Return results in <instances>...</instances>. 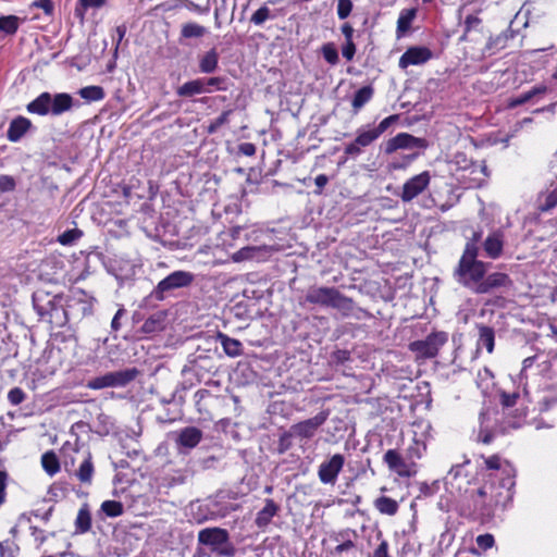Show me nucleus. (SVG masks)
<instances>
[{"mask_svg":"<svg viewBox=\"0 0 557 557\" xmlns=\"http://www.w3.org/2000/svg\"><path fill=\"white\" fill-rule=\"evenodd\" d=\"M375 508L383 515L394 516L398 511V503L387 496H381L374 502Z\"/></svg>","mask_w":557,"mask_h":557,"instance_id":"7c9ffc66","label":"nucleus"},{"mask_svg":"<svg viewBox=\"0 0 557 557\" xmlns=\"http://www.w3.org/2000/svg\"><path fill=\"white\" fill-rule=\"evenodd\" d=\"M428 147L424 138L414 137L408 133H399L395 137L387 140L385 146L386 153H393L398 149H413Z\"/></svg>","mask_w":557,"mask_h":557,"instance_id":"4468645a","label":"nucleus"},{"mask_svg":"<svg viewBox=\"0 0 557 557\" xmlns=\"http://www.w3.org/2000/svg\"><path fill=\"white\" fill-rule=\"evenodd\" d=\"M534 359H535L534 357H528V358H525L523 360L522 369H521V372H520V375H519L521 382L524 380V372H525V370L533 364Z\"/></svg>","mask_w":557,"mask_h":557,"instance_id":"338daca9","label":"nucleus"},{"mask_svg":"<svg viewBox=\"0 0 557 557\" xmlns=\"http://www.w3.org/2000/svg\"><path fill=\"white\" fill-rule=\"evenodd\" d=\"M194 281V274L187 271H174L161 280L153 290L157 299L162 300L164 293L171 289L182 288L190 285Z\"/></svg>","mask_w":557,"mask_h":557,"instance_id":"6e6552de","label":"nucleus"},{"mask_svg":"<svg viewBox=\"0 0 557 557\" xmlns=\"http://www.w3.org/2000/svg\"><path fill=\"white\" fill-rule=\"evenodd\" d=\"M280 506L273 499H265L264 507L258 511L255 523L259 529H264L277 515Z\"/></svg>","mask_w":557,"mask_h":557,"instance_id":"6ab92c4d","label":"nucleus"},{"mask_svg":"<svg viewBox=\"0 0 557 557\" xmlns=\"http://www.w3.org/2000/svg\"><path fill=\"white\" fill-rule=\"evenodd\" d=\"M479 341L478 345L483 346L491 354L494 350L495 333L494 330L486 325H479Z\"/></svg>","mask_w":557,"mask_h":557,"instance_id":"bb28decb","label":"nucleus"},{"mask_svg":"<svg viewBox=\"0 0 557 557\" xmlns=\"http://www.w3.org/2000/svg\"><path fill=\"white\" fill-rule=\"evenodd\" d=\"M52 96L49 92H42L36 99L27 104L29 113L46 115L51 113Z\"/></svg>","mask_w":557,"mask_h":557,"instance_id":"412c9836","label":"nucleus"},{"mask_svg":"<svg viewBox=\"0 0 557 557\" xmlns=\"http://www.w3.org/2000/svg\"><path fill=\"white\" fill-rule=\"evenodd\" d=\"M94 475V465L91 461V455L88 454L84 461L81 463L76 476L83 483H90Z\"/></svg>","mask_w":557,"mask_h":557,"instance_id":"473e14b6","label":"nucleus"},{"mask_svg":"<svg viewBox=\"0 0 557 557\" xmlns=\"http://www.w3.org/2000/svg\"><path fill=\"white\" fill-rule=\"evenodd\" d=\"M329 418V411H321L313 418L300 421L290 428L294 436L299 438H311L318 429L325 423Z\"/></svg>","mask_w":557,"mask_h":557,"instance_id":"ddd939ff","label":"nucleus"},{"mask_svg":"<svg viewBox=\"0 0 557 557\" xmlns=\"http://www.w3.org/2000/svg\"><path fill=\"white\" fill-rule=\"evenodd\" d=\"M101 511L110 518L120 517L123 511V504L116 500H104L101 504Z\"/></svg>","mask_w":557,"mask_h":557,"instance_id":"e433bc0d","label":"nucleus"},{"mask_svg":"<svg viewBox=\"0 0 557 557\" xmlns=\"http://www.w3.org/2000/svg\"><path fill=\"white\" fill-rule=\"evenodd\" d=\"M397 120L398 115L394 114L382 120L377 126L367 125L359 128L356 139L345 147V153L350 156L360 154L361 148L374 143Z\"/></svg>","mask_w":557,"mask_h":557,"instance_id":"7ed1b4c3","label":"nucleus"},{"mask_svg":"<svg viewBox=\"0 0 557 557\" xmlns=\"http://www.w3.org/2000/svg\"><path fill=\"white\" fill-rule=\"evenodd\" d=\"M504 243L505 235L500 230L490 233L483 242L485 255L491 259H498L503 253Z\"/></svg>","mask_w":557,"mask_h":557,"instance_id":"dca6fc26","label":"nucleus"},{"mask_svg":"<svg viewBox=\"0 0 557 557\" xmlns=\"http://www.w3.org/2000/svg\"><path fill=\"white\" fill-rule=\"evenodd\" d=\"M91 528V516L87 505H84L78 510L75 519L76 533H86Z\"/></svg>","mask_w":557,"mask_h":557,"instance_id":"cd10ccee","label":"nucleus"},{"mask_svg":"<svg viewBox=\"0 0 557 557\" xmlns=\"http://www.w3.org/2000/svg\"><path fill=\"white\" fill-rule=\"evenodd\" d=\"M123 314H124V309H119L116 311V313L114 314L112 322H111L112 330H114V331L120 330V327H121L120 319H121V317H123Z\"/></svg>","mask_w":557,"mask_h":557,"instance_id":"e2e57ef3","label":"nucleus"},{"mask_svg":"<svg viewBox=\"0 0 557 557\" xmlns=\"http://www.w3.org/2000/svg\"><path fill=\"white\" fill-rule=\"evenodd\" d=\"M15 185V180L12 176L0 175V193L12 191Z\"/></svg>","mask_w":557,"mask_h":557,"instance_id":"09e8293b","label":"nucleus"},{"mask_svg":"<svg viewBox=\"0 0 557 557\" xmlns=\"http://www.w3.org/2000/svg\"><path fill=\"white\" fill-rule=\"evenodd\" d=\"M518 398L517 393L508 394V393H502V404L506 407H511L516 404Z\"/></svg>","mask_w":557,"mask_h":557,"instance_id":"5fc2aeb1","label":"nucleus"},{"mask_svg":"<svg viewBox=\"0 0 557 557\" xmlns=\"http://www.w3.org/2000/svg\"><path fill=\"white\" fill-rule=\"evenodd\" d=\"M414 16H416L414 10H404L400 12L398 21H397L398 36L404 35L410 28Z\"/></svg>","mask_w":557,"mask_h":557,"instance_id":"72a5a7b5","label":"nucleus"},{"mask_svg":"<svg viewBox=\"0 0 557 557\" xmlns=\"http://www.w3.org/2000/svg\"><path fill=\"white\" fill-rule=\"evenodd\" d=\"M159 320L156 319V318H149L145 321L144 325H143V329L146 331V332H152L154 331L156 329V323L158 322Z\"/></svg>","mask_w":557,"mask_h":557,"instance_id":"774afa93","label":"nucleus"},{"mask_svg":"<svg viewBox=\"0 0 557 557\" xmlns=\"http://www.w3.org/2000/svg\"><path fill=\"white\" fill-rule=\"evenodd\" d=\"M478 495L485 498L486 504L490 506H496L510 497V492L503 488L502 485L498 488H494L493 484H485L478 490Z\"/></svg>","mask_w":557,"mask_h":557,"instance_id":"f3484780","label":"nucleus"},{"mask_svg":"<svg viewBox=\"0 0 557 557\" xmlns=\"http://www.w3.org/2000/svg\"><path fill=\"white\" fill-rule=\"evenodd\" d=\"M7 484H8V473L4 471H0V507L5 503Z\"/></svg>","mask_w":557,"mask_h":557,"instance_id":"603ef678","label":"nucleus"},{"mask_svg":"<svg viewBox=\"0 0 557 557\" xmlns=\"http://www.w3.org/2000/svg\"><path fill=\"white\" fill-rule=\"evenodd\" d=\"M216 339L221 343L224 352L228 357L235 358L243 354V346L238 339L232 338L222 332L216 334Z\"/></svg>","mask_w":557,"mask_h":557,"instance_id":"4be33fe9","label":"nucleus"},{"mask_svg":"<svg viewBox=\"0 0 557 557\" xmlns=\"http://www.w3.org/2000/svg\"><path fill=\"white\" fill-rule=\"evenodd\" d=\"M528 101H530V95H528L527 92H523L520 96L511 99L509 102V107L515 108V107L521 106L523 103H527Z\"/></svg>","mask_w":557,"mask_h":557,"instance_id":"4d7b16f0","label":"nucleus"},{"mask_svg":"<svg viewBox=\"0 0 557 557\" xmlns=\"http://www.w3.org/2000/svg\"><path fill=\"white\" fill-rule=\"evenodd\" d=\"M203 92H212L211 88H205L201 78L193 79L184 83L176 90L180 97H193Z\"/></svg>","mask_w":557,"mask_h":557,"instance_id":"5701e85b","label":"nucleus"},{"mask_svg":"<svg viewBox=\"0 0 557 557\" xmlns=\"http://www.w3.org/2000/svg\"><path fill=\"white\" fill-rule=\"evenodd\" d=\"M431 174L429 171H423L409 180H407L399 194L403 202H410L419 195H421L430 185Z\"/></svg>","mask_w":557,"mask_h":557,"instance_id":"9d476101","label":"nucleus"},{"mask_svg":"<svg viewBox=\"0 0 557 557\" xmlns=\"http://www.w3.org/2000/svg\"><path fill=\"white\" fill-rule=\"evenodd\" d=\"M202 84L205 88H211L212 91L214 89L216 90H224L225 88L221 85L224 83V79L221 77H210V78H201Z\"/></svg>","mask_w":557,"mask_h":557,"instance_id":"8fccbe9b","label":"nucleus"},{"mask_svg":"<svg viewBox=\"0 0 557 557\" xmlns=\"http://www.w3.org/2000/svg\"><path fill=\"white\" fill-rule=\"evenodd\" d=\"M78 94L87 101H100L104 98L103 88L100 86L83 87L79 89Z\"/></svg>","mask_w":557,"mask_h":557,"instance_id":"f704fd0d","label":"nucleus"},{"mask_svg":"<svg viewBox=\"0 0 557 557\" xmlns=\"http://www.w3.org/2000/svg\"><path fill=\"white\" fill-rule=\"evenodd\" d=\"M352 10L351 0H338L337 3V15L341 20H345L349 16Z\"/></svg>","mask_w":557,"mask_h":557,"instance_id":"49530a36","label":"nucleus"},{"mask_svg":"<svg viewBox=\"0 0 557 557\" xmlns=\"http://www.w3.org/2000/svg\"><path fill=\"white\" fill-rule=\"evenodd\" d=\"M373 557H389L388 544L386 541H382L373 553Z\"/></svg>","mask_w":557,"mask_h":557,"instance_id":"6e6d98bb","label":"nucleus"},{"mask_svg":"<svg viewBox=\"0 0 557 557\" xmlns=\"http://www.w3.org/2000/svg\"><path fill=\"white\" fill-rule=\"evenodd\" d=\"M528 95H530V100L533 99L536 96L544 95L547 92V87L545 85H537L534 86L532 89L525 91Z\"/></svg>","mask_w":557,"mask_h":557,"instance_id":"bf43d9fd","label":"nucleus"},{"mask_svg":"<svg viewBox=\"0 0 557 557\" xmlns=\"http://www.w3.org/2000/svg\"><path fill=\"white\" fill-rule=\"evenodd\" d=\"M138 375V370L125 369L115 372H109L102 376L95 377L87 383L91 389H101L106 387L125 386Z\"/></svg>","mask_w":557,"mask_h":557,"instance_id":"423d86ee","label":"nucleus"},{"mask_svg":"<svg viewBox=\"0 0 557 557\" xmlns=\"http://www.w3.org/2000/svg\"><path fill=\"white\" fill-rule=\"evenodd\" d=\"M83 236V231L79 228H71L62 234H60L57 238V242L62 246H73L78 239Z\"/></svg>","mask_w":557,"mask_h":557,"instance_id":"c9c22d12","label":"nucleus"},{"mask_svg":"<svg viewBox=\"0 0 557 557\" xmlns=\"http://www.w3.org/2000/svg\"><path fill=\"white\" fill-rule=\"evenodd\" d=\"M232 111L231 110H227V111H224L222 112V114L216 117L215 120H213L209 126H208V133L209 134H213L215 133L222 125L228 123V117L231 115Z\"/></svg>","mask_w":557,"mask_h":557,"instance_id":"79ce46f5","label":"nucleus"},{"mask_svg":"<svg viewBox=\"0 0 557 557\" xmlns=\"http://www.w3.org/2000/svg\"><path fill=\"white\" fill-rule=\"evenodd\" d=\"M484 463V468L487 470H497L500 471L505 478L502 479V487L506 488L507 492H510L511 487L513 486L515 482L512 480L513 478V468L511 465L503 460L498 455H493L490 457H481Z\"/></svg>","mask_w":557,"mask_h":557,"instance_id":"f8f14e48","label":"nucleus"},{"mask_svg":"<svg viewBox=\"0 0 557 557\" xmlns=\"http://www.w3.org/2000/svg\"><path fill=\"white\" fill-rule=\"evenodd\" d=\"M306 301L335 308L344 315L351 314L354 310V301L333 287H311L306 295Z\"/></svg>","mask_w":557,"mask_h":557,"instance_id":"f03ea898","label":"nucleus"},{"mask_svg":"<svg viewBox=\"0 0 557 557\" xmlns=\"http://www.w3.org/2000/svg\"><path fill=\"white\" fill-rule=\"evenodd\" d=\"M343 57L350 61L356 53V46L354 41H346L342 49Z\"/></svg>","mask_w":557,"mask_h":557,"instance_id":"864d4df0","label":"nucleus"},{"mask_svg":"<svg viewBox=\"0 0 557 557\" xmlns=\"http://www.w3.org/2000/svg\"><path fill=\"white\" fill-rule=\"evenodd\" d=\"M342 33L345 36L346 41H352L354 28L350 24L345 23L342 26Z\"/></svg>","mask_w":557,"mask_h":557,"instance_id":"69168bd1","label":"nucleus"},{"mask_svg":"<svg viewBox=\"0 0 557 557\" xmlns=\"http://www.w3.org/2000/svg\"><path fill=\"white\" fill-rule=\"evenodd\" d=\"M373 90L371 87L360 88L354 96L352 107L355 110L361 109L372 97Z\"/></svg>","mask_w":557,"mask_h":557,"instance_id":"4c0bfd02","label":"nucleus"},{"mask_svg":"<svg viewBox=\"0 0 557 557\" xmlns=\"http://www.w3.org/2000/svg\"><path fill=\"white\" fill-rule=\"evenodd\" d=\"M271 17L270 9L267 5H262L251 15L250 21L255 25H261Z\"/></svg>","mask_w":557,"mask_h":557,"instance_id":"a19ab883","label":"nucleus"},{"mask_svg":"<svg viewBox=\"0 0 557 557\" xmlns=\"http://www.w3.org/2000/svg\"><path fill=\"white\" fill-rule=\"evenodd\" d=\"M16 547L9 541L0 542V555L1 557H14Z\"/></svg>","mask_w":557,"mask_h":557,"instance_id":"3c124183","label":"nucleus"},{"mask_svg":"<svg viewBox=\"0 0 557 557\" xmlns=\"http://www.w3.org/2000/svg\"><path fill=\"white\" fill-rule=\"evenodd\" d=\"M416 158V154H412V156H406L404 158V162L403 163H392L391 168L393 170H399V169H404L406 168L408 164H410Z\"/></svg>","mask_w":557,"mask_h":557,"instance_id":"0e129e2a","label":"nucleus"},{"mask_svg":"<svg viewBox=\"0 0 557 557\" xmlns=\"http://www.w3.org/2000/svg\"><path fill=\"white\" fill-rule=\"evenodd\" d=\"M481 23V20L474 15H468L465 20L467 30L478 26Z\"/></svg>","mask_w":557,"mask_h":557,"instance_id":"680f3d73","label":"nucleus"},{"mask_svg":"<svg viewBox=\"0 0 557 557\" xmlns=\"http://www.w3.org/2000/svg\"><path fill=\"white\" fill-rule=\"evenodd\" d=\"M383 460L388 469L400 478H412L418 472L417 462L403 457L396 449L386 450Z\"/></svg>","mask_w":557,"mask_h":557,"instance_id":"0eeeda50","label":"nucleus"},{"mask_svg":"<svg viewBox=\"0 0 557 557\" xmlns=\"http://www.w3.org/2000/svg\"><path fill=\"white\" fill-rule=\"evenodd\" d=\"M322 54L323 58L330 63V64H336L338 62V53L334 45L332 44H325L322 47Z\"/></svg>","mask_w":557,"mask_h":557,"instance_id":"c03bdc74","label":"nucleus"},{"mask_svg":"<svg viewBox=\"0 0 557 557\" xmlns=\"http://www.w3.org/2000/svg\"><path fill=\"white\" fill-rule=\"evenodd\" d=\"M475 541L478 546L484 552L492 548L495 544L494 536L490 533L479 535Z\"/></svg>","mask_w":557,"mask_h":557,"instance_id":"de8ad7c7","label":"nucleus"},{"mask_svg":"<svg viewBox=\"0 0 557 557\" xmlns=\"http://www.w3.org/2000/svg\"><path fill=\"white\" fill-rule=\"evenodd\" d=\"M219 54L215 49H211L199 60V70L201 73H213L218 67Z\"/></svg>","mask_w":557,"mask_h":557,"instance_id":"a878e982","label":"nucleus"},{"mask_svg":"<svg viewBox=\"0 0 557 557\" xmlns=\"http://www.w3.org/2000/svg\"><path fill=\"white\" fill-rule=\"evenodd\" d=\"M239 152L245 154V156H248V157H251L256 153V146L251 143H244L242 145H239Z\"/></svg>","mask_w":557,"mask_h":557,"instance_id":"13d9d810","label":"nucleus"},{"mask_svg":"<svg viewBox=\"0 0 557 557\" xmlns=\"http://www.w3.org/2000/svg\"><path fill=\"white\" fill-rule=\"evenodd\" d=\"M431 51L424 47L408 49L399 59V66L406 69L409 65L423 64L431 59Z\"/></svg>","mask_w":557,"mask_h":557,"instance_id":"2eb2a0df","label":"nucleus"},{"mask_svg":"<svg viewBox=\"0 0 557 557\" xmlns=\"http://www.w3.org/2000/svg\"><path fill=\"white\" fill-rule=\"evenodd\" d=\"M73 107V97L69 94L61 92L52 97L51 114L60 115Z\"/></svg>","mask_w":557,"mask_h":557,"instance_id":"b1692460","label":"nucleus"},{"mask_svg":"<svg viewBox=\"0 0 557 557\" xmlns=\"http://www.w3.org/2000/svg\"><path fill=\"white\" fill-rule=\"evenodd\" d=\"M202 438V433L199 429L188 426L178 433L177 444L185 448L196 447Z\"/></svg>","mask_w":557,"mask_h":557,"instance_id":"aec40b11","label":"nucleus"},{"mask_svg":"<svg viewBox=\"0 0 557 557\" xmlns=\"http://www.w3.org/2000/svg\"><path fill=\"white\" fill-rule=\"evenodd\" d=\"M18 28V17L14 15H8L0 17V30L13 35Z\"/></svg>","mask_w":557,"mask_h":557,"instance_id":"ea45409f","label":"nucleus"},{"mask_svg":"<svg viewBox=\"0 0 557 557\" xmlns=\"http://www.w3.org/2000/svg\"><path fill=\"white\" fill-rule=\"evenodd\" d=\"M345 465V457L341 454L333 455L329 460L323 461L318 469L319 480L323 484H335L339 472Z\"/></svg>","mask_w":557,"mask_h":557,"instance_id":"9b49d317","label":"nucleus"},{"mask_svg":"<svg viewBox=\"0 0 557 557\" xmlns=\"http://www.w3.org/2000/svg\"><path fill=\"white\" fill-rule=\"evenodd\" d=\"M448 336L445 332L431 333L423 341H414L409 344V349L416 355L417 360L434 358L441 347L447 342Z\"/></svg>","mask_w":557,"mask_h":557,"instance_id":"39448f33","label":"nucleus"},{"mask_svg":"<svg viewBox=\"0 0 557 557\" xmlns=\"http://www.w3.org/2000/svg\"><path fill=\"white\" fill-rule=\"evenodd\" d=\"M95 302L96 299L92 296L82 289H75L69 296L66 302L67 311L65 314L70 312L79 318L90 315L92 313Z\"/></svg>","mask_w":557,"mask_h":557,"instance_id":"1a4fd4ad","label":"nucleus"},{"mask_svg":"<svg viewBox=\"0 0 557 557\" xmlns=\"http://www.w3.org/2000/svg\"><path fill=\"white\" fill-rule=\"evenodd\" d=\"M262 250H269L268 247H255V246H247V247H244L239 250H237L236 252H234L231 257V259L234 261V262H242V261H245V260H250V259H255L258 257V255L262 251Z\"/></svg>","mask_w":557,"mask_h":557,"instance_id":"c85d7f7f","label":"nucleus"},{"mask_svg":"<svg viewBox=\"0 0 557 557\" xmlns=\"http://www.w3.org/2000/svg\"><path fill=\"white\" fill-rule=\"evenodd\" d=\"M329 177L325 174H320L315 177L314 183L318 187L317 194H321L324 186L327 184Z\"/></svg>","mask_w":557,"mask_h":557,"instance_id":"052dcab7","label":"nucleus"},{"mask_svg":"<svg viewBox=\"0 0 557 557\" xmlns=\"http://www.w3.org/2000/svg\"><path fill=\"white\" fill-rule=\"evenodd\" d=\"M426 450V444L424 441L417 438L416 436L412 440V443L408 446L406 450V457L410 461H417L422 458Z\"/></svg>","mask_w":557,"mask_h":557,"instance_id":"2f4dec72","label":"nucleus"},{"mask_svg":"<svg viewBox=\"0 0 557 557\" xmlns=\"http://www.w3.org/2000/svg\"><path fill=\"white\" fill-rule=\"evenodd\" d=\"M78 3L83 8V11L79 8H76V15L83 17L84 11L89 8H101L106 4V0H78Z\"/></svg>","mask_w":557,"mask_h":557,"instance_id":"a18cd8bd","label":"nucleus"},{"mask_svg":"<svg viewBox=\"0 0 557 557\" xmlns=\"http://www.w3.org/2000/svg\"><path fill=\"white\" fill-rule=\"evenodd\" d=\"M478 247L473 244L466 245L463 253L455 270L456 281L475 294H486L491 290L507 286L510 278L507 274L495 272L487 276V264L476 259Z\"/></svg>","mask_w":557,"mask_h":557,"instance_id":"f257e3e1","label":"nucleus"},{"mask_svg":"<svg viewBox=\"0 0 557 557\" xmlns=\"http://www.w3.org/2000/svg\"><path fill=\"white\" fill-rule=\"evenodd\" d=\"M200 544L210 546L211 550L220 557H233L236 553L230 542L228 532L222 528H206L198 533Z\"/></svg>","mask_w":557,"mask_h":557,"instance_id":"20e7f679","label":"nucleus"},{"mask_svg":"<svg viewBox=\"0 0 557 557\" xmlns=\"http://www.w3.org/2000/svg\"><path fill=\"white\" fill-rule=\"evenodd\" d=\"M40 462L44 471L49 476H53L60 471V461L57 454L53 450H48L45 454H42Z\"/></svg>","mask_w":557,"mask_h":557,"instance_id":"393cba45","label":"nucleus"},{"mask_svg":"<svg viewBox=\"0 0 557 557\" xmlns=\"http://www.w3.org/2000/svg\"><path fill=\"white\" fill-rule=\"evenodd\" d=\"M206 28L197 23H186L182 26L181 34L185 38H199L206 34Z\"/></svg>","mask_w":557,"mask_h":557,"instance_id":"58836bf2","label":"nucleus"},{"mask_svg":"<svg viewBox=\"0 0 557 557\" xmlns=\"http://www.w3.org/2000/svg\"><path fill=\"white\" fill-rule=\"evenodd\" d=\"M537 210L540 212H549L557 207V190L542 193L539 196Z\"/></svg>","mask_w":557,"mask_h":557,"instance_id":"c756f323","label":"nucleus"},{"mask_svg":"<svg viewBox=\"0 0 557 557\" xmlns=\"http://www.w3.org/2000/svg\"><path fill=\"white\" fill-rule=\"evenodd\" d=\"M26 399V394L20 387H13L8 393V400L12 406H17Z\"/></svg>","mask_w":557,"mask_h":557,"instance_id":"37998d69","label":"nucleus"},{"mask_svg":"<svg viewBox=\"0 0 557 557\" xmlns=\"http://www.w3.org/2000/svg\"><path fill=\"white\" fill-rule=\"evenodd\" d=\"M32 122L24 116L13 119L9 125L7 137L10 141H18L30 128Z\"/></svg>","mask_w":557,"mask_h":557,"instance_id":"a211bd4d","label":"nucleus"}]
</instances>
